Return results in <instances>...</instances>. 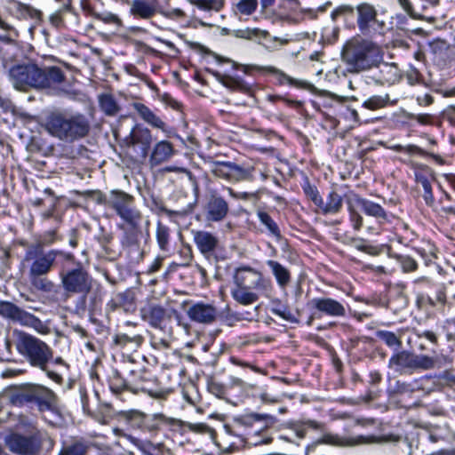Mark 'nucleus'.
Returning a JSON list of instances; mask_svg holds the SVG:
<instances>
[{
    "label": "nucleus",
    "instance_id": "obj_1",
    "mask_svg": "<svg viewBox=\"0 0 455 455\" xmlns=\"http://www.w3.org/2000/svg\"><path fill=\"white\" fill-rule=\"evenodd\" d=\"M15 347L18 353L32 367L44 371L54 382L58 384L62 383L63 378L61 374L49 367L52 360L53 351L48 344L31 334L17 331Z\"/></svg>",
    "mask_w": 455,
    "mask_h": 455
},
{
    "label": "nucleus",
    "instance_id": "obj_2",
    "mask_svg": "<svg viewBox=\"0 0 455 455\" xmlns=\"http://www.w3.org/2000/svg\"><path fill=\"white\" fill-rule=\"evenodd\" d=\"M42 126L52 137L64 142L80 140L90 131V123L84 115L64 111H53L48 114Z\"/></svg>",
    "mask_w": 455,
    "mask_h": 455
},
{
    "label": "nucleus",
    "instance_id": "obj_3",
    "mask_svg": "<svg viewBox=\"0 0 455 455\" xmlns=\"http://www.w3.org/2000/svg\"><path fill=\"white\" fill-rule=\"evenodd\" d=\"M233 278L235 287L231 291L232 298L243 306L256 302L259 295L268 296L273 289L270 279L251 267L236 268Z\"/></svg>",
    "mask_w": 455,
    "mask_h": 455
},
{
    "label": "nucleus",
    "instance_id": "obj_4",
    "mask_svg": "<svg viewBox=\"0 0 455 455\" xmlns=\"http://www.w3.org/2000/svg\"><path fill=\"white\" fill-rule=\"evenodd\" d=\"M9 77L17 90L26 91L29 87L44 89L59 85L64 81L65 75L57 67L40 68L36 64H26L12 67Z\"/></svg>",
    "mask_w": 455,
    "mask_h": 455
},
{
    "label": "nucleus",
    "instance_id": "obj_5",
    "mask_svg": "<svg viewBox=\"0 0 455 455\" xmlns=\"http://www.w3.org/2000/svg\"><path fill=\"white\" fill-rule=\"evenodd\" d=\"M341 60L348 73L357 74L378 67L383 53L380 47L371 41L353 39L344 45Z\"/></svg>",
    "mask_w": 455,
    "mask_h": 455
},
{
    "label": "nucleus",
    "instance_id": "obj_6",
    "mask_svg": "<svg viewBox=\"0 0 455 455\" xmlns=\"http://www.w3.org/2000/svg\"><path fill=\"white\" fill-rule=\"evenodd\" d=\"M106 204L111 207L124 223L132 229L131 234H125L122 243L132 245L136 243L134 231L142 220L141 212L136 208L134 197L124 191L113 190L110 192Z\"/></svg>",
    "mask_w": 455,
    "mask_h": 455
},
{
    "label": "nucleus",
    "instance_id": "obj_7",
    "mask_svg": "<svg viewBox=\"0 0 455 455\" xmlns=\"http://www.w3.org/2000/svg\"><path fill=\"white\" fill-rule=\"evenodd\" d=\"M434 366L435 360L432 357L406 350L394 353L388 361V367L399 374H411L418 370L432 369Z\"/></svg>",
    "mask_w": 455,
    "mask_h": 455
},
{
    "label": "nucleus",
    "instance_id": "obj_8",
    "mask_svg": "<svg viewBox=\"0 0 455 455\" xmlns=\"http://www.w3.org/2000/svg\"><path fill=\"white\" fill-rule=\"evenodd\" d=\"M60 255L68 260L74 259L73 254L59 250H50L44 252L43 250L36 251L35 247H31L25 254V259L32 261L28 273L32 275H47L52 270L56 258Z\"/></svg>",
    "mask_w": 455,
    "mask_h": 455
},
{
    "label": "nucleus",
    "instance_id": "obj_9",
    "mask_svg": "<svg viewBox=\"0 0 455 455\" xmlns=\"http://www.w3.org/2000/svg\"><path fill=\"white\" fill-rule=\"evenodd\" d=\"M63 289L69 293H88L92 289V279L81 266L60 273Z\"/></svg>",
    "mask_w": 455,
    "mask_h": 455
},
{
    "label": "nucleus",
    "instance_id": "obj_10",
    "mask_svg": "<svg viewBox=\"0 0 455 455\" xmlns=\"http://www.w3.org/2000/svg\"><path fill=\"white\" fill-rule=\"evenodd\" d=\"M140 318L150 327L165 331L167 323L171 321V315L161 305L148 303L140 309Z\"/></svg>",
    "mask_w": 455,
    "mask_h": 455
},
{
    "label": "nucleus",
    "instance_id": "obj_11",
    "mask_svg": "<svg viewBox=\"0 0 455 455\" xmlns=\"http://www.w3.org/2000/svg\"><path fill=\"white\" fill-rule=\"evenodd\" d=\"M229 212L226 199L216 192L210 193L204 205L205 220L210 222L222 221Z\"/></svg>",
    "mask_w": 455,
    "mask_h": 455
},
{
    "label": "nucleus",
    "instance_id": "obj_12",
    "mask_svg": "<svg viewBox=\"0 0 455 455\" xmlns=\"http://www.w3.org/2000/svg\"><path fill=\"white\" fill-rule=\"evenodd\" d=\"M125 140L127 146L133 148L138 157L142 160L148 157L153 140L151 132L148 128H133Z\"/></svg>",
    "mask_w": 455,
    "mask_h": 455
},
{
    "label": "nucleus",
    "instance_id": "obj_13",
    "mask_svg": "<svg viewBox=\"0 0 455 455\" xmlns=\"http://www.w3.org/2000/svg\"><path fill=\"white\" fill-rule=\"evenodd\" d=\"M212 172L214 176L228 181L243 180L250 175L249 171L231 162H214Z\"/></svg>",
    "mask_w": 455,
    "mask_h": 455
},
{
    "label": "nucleus",
    "instance_id": "obj_14",
    "mask_svg": "<svg viewBox=\"0 0 455 455\" xmlns=\"http://www.w3.org/2000/svg\"><path fill=\"white\" fill-rule=\"evenodd\" d=\"M5 444L12 452L19 455H33L39 447L35 437L19 434L8 435L5 438Z\"/></svg>",
    "mask_w": 455,
    "mask_h": 455
},
{
    "label": "nucleus",
    "instance_id": "obj_15",
    "mask_svg": "<svg viewBox=\"0 0 455 455\" xmlns=\"http://www.w3.org/2000/svg\"><path fill=\"white\" fill-rule=\"evenodd\" d=\"M357 25L360 31L363 34L371 33L372 30H377L378 28H382L384 22H379L377 20V12L375 8L369 4H361L357 6Z\"/></svg>",
    "mask_w": 455,
    "mask_h": 455
},
{
    "label": "nucleus",
    "instance_id": "obj_16",
    "mask_svg": "<svg viewBox=\"0 0 455 455\" xmlns=\"http://www.w3.org/2000/svg\"><path fill=\"white\" fill-rule=\"evenodd\" d=\"M354 202L365 215L374 218L379 225L391 222L392 214L388 213L380 204L360 197L356 194Z\"/></svg>",
    "mask_w": 455,
    "mask_h": 455
},
{
    "label": "nucleus",
    "instance_id": "obj_17",
    "mask_svg": "<svg viewBox=\"0 0 455 455\" xmlns=\"http://www.w3.org/2000/svg\"><path fill=\"white\" fill-rule=\"evenodd\" d=\"M217 314V308L212 304L204 302L195 303L187 310V315L191 321L203 324L213 323Z\"/></svg>",
    "mask_w": 455,
    "mask_h": 455
},
{
    "label": "nucleus",
    "instance_id": "obj_18",
    "mask_svg": "<svg viewBox=\"0 0 455 455\" xmlns=\"http://www.w3.org/2000/svg\"><path fill=\"white\" fill-rule=\"evenodd\" d=\"M193 242L197 250L205 257L210 258L219 246V239L212 233L205 230H192Z\"/></svg>",
    "mask_w": 455,
    "mask_h": 455
},
{
    "label": "nucleus",
    "instance_id": "obj_19",
    "mask_svg": "<svg viewBox=\"0 0 455 455\" xmlns=\"http://www.w3.org/2000/svg\"><path fill=\"white\" fill-rule=\"evenodd\" d=\"M311 304L322 315L331 317H343L346 315L345 306L332 298H315L311 300Z\"/></svg>",
    "mask_w": 455,
    "mask_h": 455
},
{
    "label": "nucleus",
    "instance_id": "obj_20",
    "mask_svg": "<svg viewBox=\"0 0 455 455\" xmlns=\"http://www.w3.org/2000/svg\"><path fill=\"white\" fill-rule=\"evenodd\" d=\"M9 12L19 20H41V12L18 0H6Z\"/></svg>",
    "mask_w": 455,
    "mask_h": 455
},
{
    "label": "nucleus",
    "instance_id": "obj_21",
    "mask_svg": "<svg viewBox=\"0 0 455 455\" xmlns=\"http://www.w3.org/2000/svg\"><path fill=\"white\" fill-rule=\"evenodd\" d=\"M243 69L244 72H247L248 69H258V70H265L267 72L271 73L275 76L279 84H283L285 83L289 84L291 86L298 87V88H308L310 84L307 81L299 80L291 77L290 76L283 73L282 70L277 69L274 67H258V66H246L243 65Z\"/></svg>",
    "mask_w": 455,
    "mask_h": 455
},
{
    "label": "nucleus",
    "instance_id": "obj_22",
    "mask_svg": "<svg viewBox=\"0 0 455 455\" xmlns=\"http://www.w3.org/2000/svg\"><path fill=\"white\" fill-rule=\"evenodd\" d=\"M175 153L173 145L168 140L156 142L149 156V164L152 167L167 162Z\"/></svg>",
    "mask_w": 455,
    "mask_h": 455
},
{
    "label": "nucleus",
    "instance_id": "obj_23",
    "mask_svg": "<svg viewBox=\"0 0 455 455\" xmlns=\"http://www.w3.org/2000/svg\"><path fill=\"white\" fill-rule=\"evenodd\" d=\"M133 420L141 419L140 428L151 434L156 433L162 424H166L169 420L163 414L147 415L140 411H134Z\"/></svg>",
    "mask_w": 455,
    "mask_h": 455
},
{
    "label": "nucleus",
    "instance_id": "obj_24",
    "mask_svg": "<svg viewBox=\"0 0 455 455\" xmlns=\"http://www.w3.org/2000/svg\"><path fill=\"white\" fill-rule=\"evenodd\" d=\"M35 403L40 411H52L57 406V396L50 388L38 385Z\"/></svg>",
    "mask_w": 455,
    "mask_h": 455
},
{
    "label": "nucleus",
    "instance_id": "obj_25",
    "mask_svg": "<svg viewBox=\"0 0 455 455\" xmlns=\"http://www.w3.org/2000/svg\"><path fill=\"white\" fill-rule=\"evenodd\" d=\"M399 78L398 69L395 65L383 64L379 72L371 76H366V83L377 84H394Z\"/></svg>",
    "mask_w": 455,
    "mask_h": 455
},
{
    "label": "nucleus",
    "instance_id": "obj_26",
    "mask_svg": "<svg viewBox=\"0 0 455 455\" xmlns=\"http://www.w3.org/2000/svg\"><path fill=\"white\" fill-rule=\"evenodd\" d=\"M132 107L140 115V118L148 124L154 128H157L164 132H168L166 124L146 105L140 102H134Z\"/></svg>",
    "mask_w": 455,
    "mask_h": 455
},
{
    "label": "nucleus",
    "instance_id": "obj_27",
    "mask_svg": "<svg viewBox=\"0 0 455 455\" xmlns=\"http://www.w3.org/2000/svg\"><path fill=\"white\" fill-rule=\"evenodd\" d=\"M132 107L140 115V118L148 124L154 128H157L164 132H168L166 124L146 105L140 102H134Z\"/></svg>",
    "mask_w": 455,
    "mask_h": 455
},
{
    "label": "nucleus",
    "instance_id": "obj_28",
    "mask_svg": "<svg viewBox=\"0 0 455 455\" xmlns=\"http://www.w3.org/2000/svg\"><path fill=\"white\" fill-rule=\"evenodd\" d=\"M132 107L140 115V118L148 124L154 128H157L164 132H168L166 124L146 105L140 102H134Z\"/></svg>",
    "mask_w": 455,
    "mask_h": 455
},
{
    "label": "nucleus",
    "instance_id": "obj_29",
    "mask_svg": "<svg viewBox=\"0 0 455 455\" xmlns=\"http://www.w3.org/2000/svg\"><path fill=\"white\" fill-rule=\"evenodd\" d=\"M13 321L20 323L21 325L31 327L37 332L45 334L48 332V327L34 315L19 308Z\"/></svg>",
    "mask_w": 455,
    "mask_h": 455
},
{
    "label": "nucleus",
    "instance_id": "obj_30",
    "mask_svg": "<svg viewBox=\"0 0 455 455\" xmlns=\"http://www.w3.org/2000/svg\"><path fill=\"white\" fill-rule=\"evenodd\" d=\"M343 205V198L336 191L331 190L326 196V201L323 198L319 204L318 209L323 214H336L340 212Z\"/></svg>",
    "mask_w": 455,
    "mask_h": 455
},
{
    "label": "nucleus",
    "instance_id": "obj_31",
    "mask_svg": "<svg viewBox=\"0 0 455 455\" xmlns=\"http://www.w3.org/2000/svg\"><path fill=\"white\" fill-rule=\"evenodd\" d=\"M130 12L134 17L148 20L156 14V6L153 2L146 0H132L131 3Z\"/></svg>",
    "mask_w": 455,
    "mask_h": 455
},
{
    "label": "nucleus",
    "instance_id": "obj_32",
    "mask_svg": "<svg viewBox=\"0 0 455 455\" xmlns=\"http://www.w3.org/2000/svg\"><path fill=\"white\" fill-rule=\"evenodd\" d=\"M230 35L235 38L251 40L258 43H260L261 39H266L267 36H269V33L267 30H263L257 28H244L234 29L230 32Z\"/></svg>",
    "mask_w": 455,
    "mask_h": 455
},
{
    "label": "nucleus",
    "instance_id": "obj_33",
    "mask_svg": "<svg viewBox=\"0 0 455 455\" xmlns=\"http://www.w3.org/2000/svg\"><path fill=\"white\" fill-rule=\"evenodd\" d=\"M267 265L271 269L272 274L280 287L283 288L290 283L291 275L289 270L284 266L273 259L267 260Z\"/></svg>",
    "mask_w": 455,
    "mask_h": 455
},
{
    "label": "nucleus",
    "instance_id": "obj_34",
    "mask_svg": "<svg viewBox=\"0 0 455 455\" xmlns=\"http://www.w3.org/2000/svg\"><path fill=\"white\" fill-rule=\"evenodd\" d=\"M214 76L223 86L229 90L238 92L249 91V86L242 79L238 77L220 75L218 72H215Z\"/></svg>",
    "mask_w": 455,
    "mask_h": 455
},
{
    "label": "nucleus",
    "instance_id": "obj_35",
    "mask_svg": "<svg viewBox=\"0 0 455 455\" xmlns=\"http://www.w3.org/2000/svg\"><path fill=\"white\" fill-rule=\"evenodd\" d=\"M46 275H32L28 273V278L31 286L40 291L52 292L56 286L55 284L45 277Z\"/></svg>",
    "mask_w": 455,
    "mask_h": 455
},
{
    "label": "nucleus",
    "instance_id": "obj_36",
    "mask_svg": "<svg viewBox=\"0 0 455 455\" xmlns=\"http://www.w3.org/2000/svg\"><path fill=\"white\" fill-rule=\"evenodd\" d=\"M355 198V194H351L347 199V210L349 212V220L352 224V227L355 230H360L363 224V219L362 215L357 212V205L354 202Z\"/></svg>",
    "mask_w": 455,
    "mask_h": 455
},
{
    "label": "nucleus",
    "instance_id": "obj_37",
    "mask_svg": "<svg viewBox=\"0 0 455 455\" xmlns=\"http://www.w3.org/2000/svg\"><path fill=\"white\" fill-rule=\"evenodd\" d=\"M99 104L101 110L108 116H115L119 111V107L110 94H101L99 96Z\"/></svg>",
    "mask_w": 455,
    "mask_h": 455
},
{
    "label": "nucleus",
    "instance_id": "obj_38",
    "mask_svg": "<svg viewBox=\"0 0 455 455\" xmlns=\"http://www.w3.org/2000/svg\"><path fill=\"white\" fill-rule=\"evenodd\" d=\"M257 216L260 223L266 227L267 230L269 232L270 235L276 238L281 237L280 229L277 224L267 212L264 211H258Z\"/></svg>",
    "mask_w": 455,
    "mask_h": 455
},
{
    "label": "nucleus",
    "instance_id": "obj_39",
    "mask_svg": "<svg viewBox=\"0 0 455 455\" xmlns=\"http://www.w3.org/2000/svg\"><path fill=\"white\" fill-rule=\"evenodd\" d=\"M363 436H359L357 439H341L338 435L327 434L321 438L320 443L332 445H355L363 443Z\"/></svg>",
    "mask_w": 455,
    "mask_h": 455
},
{
    "label": "nucleus",
    "instance_id": "obj_40",
    "mask_svg": "<svg viewBox=\"0 0 455 455\" xmlns=\"http://www.w3.org/2000/svg\"><path fill=\"white\" fill-rule=\"evenodd\" d=\"M36 386L31 385L28 389H25L12 398V402L18 404H25L36 402Z\"/></svg>",
    "mask_w": 455,
    "mask_h": 455
},
{
    "label": "nucleus",
    "instance_id": "obj_41",
    "mask_svg": "<svg viewBox=\"0 0 455 455\" xmlns=\"http://www.w3.org/2000/svg\"><path fill=\"white\" fill-rule=\"evenodd\" d=\"M156 236L160 250L167 251L169 250L170 229L159 222L156 227Z\"/></svg>",
    "mask_w": 455,
    "mask_h": 455
},
{
    "label": "nucleus",
    "instance_id": "obj_42",
    "mask_svg": "<svg viewBox=\"0 0 455 455\" xmlns=\"http://www.w3.org/2000/svg\"><path fill=\"white\" fill-rule=\"evenodd\" d=\"M190 4L204 11L219 12L224 5V0H188Z\"/></svg>",
    "mask_w": 455,
    "mask_h": 455
},
{
    "label": "nucleus",
    "instance_id": "obj_43",
    "mask_svg": "<svg viewBox=\"0 0 455 455\" xmlns=\"http://www.w3.org/2000/svg\"><path fill=\"white\" fill-rule=\"evenodd\" d=\"M377 337L389 347L399 348L402 345L401 339L392 331H379Z\"/></svg>",
    "mask_w": 455,
    "mask_h": 455
},
{
    "label": "nucleus",
    "instance_id": "obj_44",
    "mask_svg": "<svg viewBox=\"0 0 455 455\" xmlns=\"http://www.w3.org/2000/svg\"><path fill=\"white\" fill-rule=\"evenodd\" d=\"M308 427L320 429L322 427V424L315 420H308L301 424H294L291 427V430L294 432L298 438L302 439L305 437L307 428Z\"/></svg>",
    "mask_w": 455,
    "mask_h": 455
},
{
    "label": "nucleus",
    "instance_id": "obj_45",
    "mask_svg": "<svg viewBox=\"0 0 455 455\" xmlns=\"http://www.w3.org/2000/svg\"><path fill=\"white\" fill-rule=\"evenodd\" d=\"M388 101V96H379V95H374L367 99L363 103V107L370 109V110H376L379 108H381L387 105Z\"/></svg>",
    "mask_w": 455,
    "mask_h": 455
},
{
    "label": "nucleus",
    "instance_id": "obj_46",
    "mask_svg": "<svg viewBox=\"0 0 455 455\" xmlns=\"http://www.w3.org/2000/svg\"><path fill=\"white\" fill-rule=\"evenodd\" d=\"M58 236L55 230H50L43 234L39 240L32 247L36 248V251H42L44 246H49L57 241Z\"/></svg>",
    "mask_w": 455,
    "mask_h": 455
},
{
    "label": "nucleus",
    "instance_id": "obj_47",
    "mask_svg": "<svg viewBox=\"0 0 455 455\" xmlns=\"http://www.w3.org/2000/svg\"><path fill=\"white\" fill-rule=\"evenodd\" d=\"M303 191L307 197L310 199L315 206H319L321 204L322 196L315 186L309 183L308 180L303 184Z\"/></svg>",
    "mask_w": 455,
    "mask_h": 455
},
{
    "label": "nucleus",
    "instance_id": "obj_48",
    "mask_svg": "<svg viewBox=\"0 0 455 455\" xmlns=\"http://www.w3.org/2000/svg\"><path fill=\"white\" fill-rule=\"evenodd\" d=\"M236 10L243 15L252 14L258 7V0H240L236 5Z\"/></svg>",
    "mask_w": 455,
    "mask_h": 455
},
{
    "label": "nucleus",
    "instance_id": "obj_49",
    "mask_svg": "<svg viewBox=\"0 0 455 455\" xmlns=\"http://www.w3.org/2000/svg\"><path fill=\"white\" fill-rule=\"evenodd\" d=\"M86 453V446L80 442L74 443L70 445L64 446L59 455H84Z\"/></svg>",
    "mask_w": 455,
    "mask_h": 455
},
{
    "label": "nucleus",
    "instance_id": "obj_50",
    "mask_svg": "<svg viewBox=\"0 0 455 455\" xmlns=\"http://www.w3.org/2000/svg\"><path fill=\"white\" fill-rule=\"evenodd\" d=\"M20 307L8 301H0V315L14 320Z\"/></svg>",
    "mask_w": 455,
    "mask_h": 455
},
{
    "label": "nucleus",
    "instance_id": "obj_51",
    "mask_svg": "<svg viewBox=\"0 0 455 455\" xmlns=\"http://www.w3.org/2000/svg\"><path fill=\"white\" fill-rule=\"evenodd\" d=\"M128 439L143 453V455L149 450V447H153L158 450L163 447V443L154 444L151 442L142 441L131 435L128 437Z\"/></svg>",
    "mask_w": 455,
    "mask_h": 455
},
{
    "label": "nucleus",
    "instance_id": "obj_52",
    "mask_svg": "<svg viewBox=\"0 0 455 455\" xmlns=\"http://www.w3.org/2000/svg\"><path fill=\"white\" fill-rule=\"evenodd\" d=\"M354 247L370 255H377L379 252L378 247L367 244L363 239H353Z\"/></svg>",
    "mask_w": 455,
    "mask_h": 455
},
{
    "label": "nucleus",
    "instance_id": "obj_53",
    "mask_svg": "<svg viewBox=\"0 0 455 455\" xmlns=\"http://www.w3.org/2000/svg\"><path fill=\"white\" fill-rule=\"evenodd\" d=\"M141 341H142V337L140 335H134V336L131 337L127 334L121 333V334H117L115 337V342L120 346H124L130 342L134 343L136 346H139L141 343Z\"/></svg>",
    "mask_w": 455,
    "mask_h": 455
},
{
    "label": "nucleus",
    "instance_id": "obj_54",
    "mask_svg": "<svg viewBox=\"0 0 455 455\" xmlns=\"http://www.w3.org/2000/svg\"><path fill=\"white\" fill-rule=\"evenodd\" d=\"M420 184L422 185L424 194L423 198L427 205H432L435 202L432 187L428 180L425 177L420 178Z\"/></svg>",
    "mask_w": 455,
    "mask_h": 455
},
{
    "label": "nucleus",
    "instance_id": "obj_55",
    "mask_svg": "<svg viewBox=\"0 0 455 455\" xmlns=\"http://www.w3.org/2000/svg\"><path fill=\"white\" fill-rule=\"evenodd\" d=\"M247 419L251 421H264L267 427L273 426L276 422V419L274 416L259 413H251L247 416Z\"/></svg>",
    "mask_w": 455,
    "mask_h": 455
},
{
    "label": "nucleus",
    "instance_id": "obj_56",
    "mask_svg": "<svg viewBox=\"0 0 455 455\" xmlns=\"http://www.w3.org/2000/svg\"><path fill=\"white\" fill-rule=\"evenodd\" d=\"M398 262L404 272H412L418 267L416 260L409 256H399Z\"/></svg>",
    "mask_w": 455,
    "mask_h": 455
},
{
    "label": "nucleus",
    "instance_id": "obj_57",
    "mask_svg": "<svg viewBox=\"0 0 455 455\" xmlns=\"http://www.w3.org/2000/svg\"><path fill=\"white\" fill-rule=\"evenodd\" d=\"M272 313L287 321H291L293 318L292 314L285 306H279L272 308Z\"/></svg>",
    "mask_w": 455,
    "mask_h": 455
},
{
    "label": "nucleus",
    "instance_id": "obj_58",
    "mask_svg": "<svg viewBox=\"0 0 455 455\" xmlns=\"http://www.w3.org/2000/svg\"><path fill=\"white\" fill-rule=\"evenodd\" d=\"M84 295L89 296V299L91 300L90 307L94 309L98 304L101 301V292L100 290H96L91 292V291L88 293H84Z\"/></svg>",
    "mask_w": 455,
    "mask_h": 455
},
{
    "label": "nucleus",
    "instance_id": "obj_59",
    "mask_svg": "<svg viewBox=\"0 0 455 455\" xmlns=\"http://www.w3.org/2000/svg\"><path fill=\"white\" fill-rule=\"evenodd\" d=\"M227 190L230 196H232L235 199L248 200L254 196L253 194L248 192H235L230 188H227Z\"/></svg>",
    "mask_w": 455,
    "mask_h": 455
},
{
    "label": "nucleus",
    "instance_id": "obj_60",
    "mask_svg": "<svg viewBox=\"0 0 455 455\" xmlns=\"http://www.w3.org/2000/svg\"><path fill=\"white\" fill-rule=\"evenodd\" d=\"M164 17L169 19H180L184 17L185 13L182 10L179 8L172 9L171 11L167 12H161Z\"/></svg>",
    "mask_w": 455,
    "mask_h": 455
},
{
    "label": "nucleus",
    "instance_id": "obj_61",
    "mask_svg": "<svg viewBox=\"0 0 455 455\" xmlns=\"http://www.w3.org/2000/svg\"><path fill=\"white\" fill-rule=\"evenodd\" d=\"M353 12V7L350 6V5H340L339 7H337L333 12H332V15L333 16H338V15H343V14H347V13H352Z\"/></svg>",
    "mask_w": 455,
    "mask_h": 455
},
{
    "label": "nucleus",
    "instance_id": "obj_62",
    "mask_svg": "<svg viewBox=\"0 0 455 455\" xmlns=\"http://www.w3.org/2000/svg\"><path fill=\"white\" fill-rule=\"evenodd\" d=\"M401 7L411 17H416L412 5L409 0H398Z\"/></svg>",
    "mask_w": 455,
    "mask_h": 455
},
{
    "label": "nucleus",
    "instance_id": "obj_63",
    "mask_svg": "<svg viewBox=\"0 0 455 455\" xmlns=\"http://www.w3.org/2000/svg\"><path fill=\"white\" fill-rule=\"evenodd\" d=\"M404 153H407L408 155H415V154H423L424 151L420 148H419L416 145H407L403 147Z\"/></svg>",
    "mask_w": 455,
    "mask_h": 455
},
{
    "label": "nucleus",
    "instance_id": "obj_64",
    "mask_svg": "<svg viewBox=\"0 0 455 455\" xmlns=\"http://www.w3.org/2000/svg\"><path fill=\"white\" fill-rule=\"evenodd\" d=\"M412 118L421 124H427L431 121V116L428 114L413 115Z\"/></svg>",
    "mask_w": 455,
    "mask_h": 455
}]
</instances>
